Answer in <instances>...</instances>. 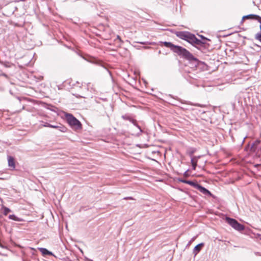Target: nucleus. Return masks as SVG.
Masks as SVG:
<instances>
[{
    "mask_svg": "<svg viewBox=\"0 0 261 261\" xmlns=\"http://www.w3.org/2000/svg\"><path fill=\"white\" fill-rule=\"evenodd\" d=\"M259 239L261 240V236H259Z\"/></svg>",
    "mask_w": 261,
    "mask_h": 261,
    "instance_id": "bb28decb",
    "label": "nucleus"
},
{
    "mask_svg": "<svg viewBox=\"0 0 261 261\" xmlns=\"http://www.w3.org/2000/svg\"><path fill=\"white\" fill-rule=\"evenodd\" d=\"M8 162L9 167L14 169L15 168V164L14 158L12 156H8Z\"/></svg>",
    "mask_w": 261,
    "mask_h": 261,
    "instance_id": "423d86ee",
    "label": "nucleus"
},
{
    "mask_svg": "<svg viewBox=\"0 0 261 261\" xmlns=\"http://www.w3.org/2000/svg\"><path fill=\"white\" fill-rule=\"evenodd\" d=\"M117 39H119V40L120 41H121V42L122 41V40H121V38H120V37L119 36H117Z\"/></svg>",
    "mask_w": 261,
    "mask_h": 261,
    "instance_id": "4be33fe9",
    "label": "nucleus"
},
{
    "mask_svg": "<svg viewBox=\"0 0 261 261\" xmlns=\"http://www.w3.org/2000/svg\"><path fill=\"white\" fill-rule=\"evenodd\" d=\"M3 208L4 209V214L5 215H7L11 211V210L7 207L3 206Z\"/></svg>",
    "mask_w": 261,
    "mask_h": 261,
    "instance_id": "dca6fc26",
    "label": "nucleus"
},
{
    "mask_svg": "<svg viewBox=\"0 0 261 261\" xmlns=\"http://www.w3.org/2000/svg\"><path fill=\"white\" fill-rule=\"evenodd\" d=\"M49 127L54 128H59V130L62 132H65L66 130V127H65L64 126L61 127V126H59L58 125H54L50 124V126H49Z\"/></svg>",
    "mask_w": 261,
    "mask_h": 261,
    "instance_id": "9b49d317",
    "label": "nucleus"
},
{
    "mask_svg": "<svg viewBox=\"0 0 261 261\" xmlns=\"http://www.w3.org/2000/svg\"><path fill=\"white\" fill-rule=\"evenodd\" d=\"M122 118L124 119V120H129V121H130L131 122H132L134 125L136 126L139 130V133H138V135H139L141 134V133L142 132V130L141 129V128H140V127L136 123V121L133 119L129 116H128V115H123L122 116Z\"/></svg>",
    "mask_w": 261,
    "mask_h": 261,
    "instance_id": "39448f33",
    "label": "nucleus"
},
{
    "mask_svg": "<svg viewBox=\"0 0 261 261\" xmlns=\"http://www.w3.org/2000/svg\"><path fill=\"white\" fill-rule=\"evenodd\" d=\"M187 184H188V185L192 186L196 188H197V186L199 185L198 184L195 183V182H194L193 181H190V180H188V181H187Z\"/></svg>",
    "mask_w": 261,
    "mask_h": 261,
    "instance_id": "4468645a",
    "label": "nucleus"
},
{
    "mask_svg": "<svg viewBox=\"0 0 261 261\" xmlns=\"http://www.w3.org/2000/svg\"><path fill=\"white\" fill-rule=\"evenodd\" d=\"M140 43L141 44H145V43H144V42H140Z\"/></svg>",
    "mask_w": 261,
    "mask_h": 261,
    "instance_id": "b1692460",
    "label": "nucleus"
},
{
    "mask_svg": "<svg viewBox=\"0 0 261 261\" xmlns=\"http://www.w3.org/2000/svg\"><path fill=\"white\" fill-rule=\"evenodd\" d=\"M50 124H49L48 123H45L44 124H43V126L44 127H49V126H50Z\"/></svg>",
    "mask_w": 261,
    "mask_h": 261,
    "instance_id": "f3484780",
    "label": "nucleus"
},
{
    "mask_svg": "<svg viewBox=\"0 0 261 261\" xmlns=\"http://www.w3.org/2000/svg\"><path fill=\"white\" fill-rule=\"evenodd\" d=\"M260 16L255 14H249L248 15L244 16L242 18V21L245 19H251L258 20Z\"/></svg>",
    "mask_w": 261,
    "mask_h": 261,
    "instance_id": "0eeeda50",
    "label": "nucleus"
},
{
    "mask_svg": "<svg viewBox=\"0 0 261 261\" xmlns=\"http://www.w3.org/2000/svg\"><path fill=\"white\" fill-rule=\"evenodd\" d=\"M180 181L182 182V183H185V184H187V181H188V180H185V179H181L180 180Z\"/></svg>",
    "mask_w": 261,
    "mask_h": 261,
    "instance_id": "a211bd4d",
    "label": "nucleus"
},
{
    "mask_svg": "<svg viewBox=\"0 0 261 261\" xmlns=\"http://www.w3.org/2000/svg\"><path fill=\"white\" fill-rule=\"evenodd\" d=\"M195 152V150H193L192 151H191L190 152V155L191 156L193 153L194 152Z\"/></svg>",
    "mask_w": 261,
    "mask_h": 261,
    "instance_id": "aec40b11",
    "label": "nucleus"
},
{
    "mask_svg": "<svg viewBox=\"0 0 261 261\" xmlns=\"http://www.w3.org/2000/svg\"><path fill=\"white\" fill-rule=\"evenodd\" d=\"M204 246V243H201L196 245L193 250V253L196 255L198 252L201 250V247Z\"/></svg>",
    "mask_w": 261,
    "mask_h": 261,
    "instance_id": "1a4fd4ad",
    "label": "nucleus"
},
{
    "mask_svg": "<svg viewBox=\"0 0 261 261\" xmlns=\"http://www.w3.org/2000/svg\"><path fill=\"white\" fill-rule=\"evenodd\" d=\"M176 35L179 38L185 40L190 43H194L198 45L201 43V42L194 35L188 32H178L176 33Z\"/></svg>",
    "mask_w": 261,
    "mask_h": 261,
    "instance_id": "f03ea898",
    "label": "nucleus"
},
{
    "mask_svg": "<svg viewBox=\"0 0 261 261\" xmlns=\"http://www.w3.org/2000/svg\"><path fill=\"white\" fill-rule=\"evenodd\" d=\"M39 250H40V251L42 253V254L43 255H53V254L51 252L49 251L46 248H39Z\"/></svg>",
    "mask_w": 261,
    "mask_h": 261,
    "instance_id": "9d476101",
    "label": "nucleus"
},
{
    "mask_svg": "<svg viewBox=\"0 0 261 261\" xmlns=\"http://www.w3.org/2000/svg\"><path fill=\"white\" fill-rule=\"evenodd\" d=\"M0 247H3V245L0 243Z\"/></svg>",
    "mask_w": 261,
    "mask_h": 261,
    "instance_id": "a878e982",
    "label": "nucleus"
},
{
    "mask_svg": "<svg viewBox=\"0 0 261 261\" xmlns=\"http://www.w3.org/2000/svg\"><path fill=\"white\" fill-rule=\"evenodd\" d=\"M257 21L260 23L259 28L260 30V32L256 34L255 38L258 40L261 41V17H259Z\"/></svg>",
    "mask_w": 261,
    "mask_h": 261,
    "instance_id": "f8f14e48",
    "label": "nucleus"
},
{
    "mask_svg": "<svg viewBox=\"0 0 261 261\" xmlns=\"http://www.w3.org/2000/svg\"><path fill=\"white\" fill-rule=\"evenodd\" d=\"M255 143H254L253 144H252V147H253V146L255 145Z\"/></svg>",
    "mask_w": 261,
    "mask_h": 261,
    "instance_id": "393cba45",
    "label": "nucleus"
},
{
    "mask_svg": "<svg viewBox=\"0 0 261 261\" xmlns=\"http://www.w3.org/2000/svg\"><path fill=\"white\" fill-rule=\"evenodd\" d=\"M9 218L10 219L14 220V221H19L20 220L14 215H10L9 216Z\"/></svg>",
    "mask_w": 261,
    "mask_h": 261,
    "instance_id": "2eb2a0df",
    "label": "nucleus"
},
{
    "mask_svg": "<svg viewBox=\"0 0 261 261\" xmlns=\"http://www.w3.org/2000/svg\"><path fill=\"white\" fill-rule=\"evenodd\" d=\"M200 37L202 39H204V40H207V39L206 38H205V37H204V36H202V35H200Z\"/></svg>",
    "mask_w": 261,
    "mask_h": 261,
    "instance_id": "6ab92c4d",
    "label": "nucleus"
},
{
    "mask_svg": "<svg viewBox=\"0 0 261 261\" xmlns=\"http://www.w3.org/2000/svg\"><path fill=\"white\" fill-rule=\"evenodd\" d=\"M200 192H201V193H202L203 194H205V195H211V192L208 190H207L206 189H205V188L203 187L202 186H200V185H198L197 186V188Z\"/></svg>",
    "mask_w": 261,
    "mask_h": 261,
    "instance_id": "6e6552de",
    "label": "nucleus"
},
{
    "mask_svg": "<svg viewBox=\"0 0 261 261\" xmlns=\"http://www.w3.org/2000/svg\"><path fill=\"white\" fill-rule=\"evenodd\" d=\"M124 199H132V198L131 197H125Z\"/></svg>",
    "mask_w": 261,
    "mask_h": 261,
    "instance_id": "412c9836",
    "label": "nucleus"
},
{
    "mask_svg": "<svg viewBox=\"0 0 261 261\" xmlns=\"http://www.w3.org/2000/svg\"><path fill=\"white\" fill-rule=\"evenodd\" d=\"M226 221L234 229L241 231L244 230V227L243 225L238 223V222L234 219L230 218L229 217L226 218Z\"/></svg>",
    "mask_w": 261,
    "mask_h": 261,
    "instance_id": "20e7f679",
    "label": "nucleus"
},
{
    "mask_svg": "<svg viewBox=\"0 0 261 261\" xmlns=\"http://www.w3.org/2000/svg\"><path fill=\"white\" fill-rule=\"evenodd\" d=\"M166 47L169 48L172 51L176 53L178 55L186 59L189 61H196L197 59L195 58L192 54H191L186 48L181 46L175 45L169 42H161Z\"/></svg>",
    "mask_w": 261,
    "mask_h": 261,
    "instance_id": "f257e3e1",
    "label": "nucleus"
},
{
    "mask_svg": "<svg viewBox=\"0 0 261 261\" xmlns=\"http://www.w3.org/2000/svg\"><path fill=\"white\" fill-rule=\"evenodd\" d=\"M191 164L192 166V168L193 170H195L196 167L197 166V161L195 157H192L191 160Z\"/></svg>",
    "mask_w": 261,
    "mask_h": 261,
    "instance_id": "ddd939ff",
    "label": "nucleus"
},
{
    "mask_svg": "<svg viewBox=\"0 0 261 261\" xmlns=\"http://www.w3.org/2000/svg\"><path fill=\"white\" fill-rule=\"evenodd\" d=\"M194 106H199V107H201V105H199V104H195L194 105Z\"/></svg>",
    "mask_w": 261,
    "mask_h": 261,
    "instance_id": "5701e85b",
    "label": "nucleus"
},
{
    "mask_svg": "<svg viewBox=\"0 0 261 261\" xmlns=\"http://www.w3.org/2000/svg\"><path fill=\"white\" fill-rule=\"evenodd\" d=\"M65 116L67 122L72 128L75 129H79L81 128V124L80 122L72 115L70 114H66Z\"/></svg>",
    "mask_w": 261,
    "mask_h": 261,
    "instance_id": "7ed1b4c3",
    "label": "nucleus"
}]
</instances>
